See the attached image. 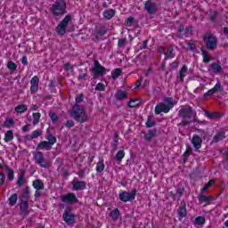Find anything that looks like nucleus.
Here are the masks:
<instances>
[{"label": "nucleus", "mask_w": 228, "mask_h": 228, "mask_svg": "<svg viewBox=\"0 0 228 228\" xmlns=\"http://www.w3.org/2000/svg\"><path fill=\"white\" fill-rule=\"evenodd\" d=\"M118 134H114L113 143H112V151H117L118 149Z\"/></svg>", "instance_id": "obj_45"}, {"label": "nucleus", "mask_w": 228, "mask_h": 228, "mask_svg": "<svg viewBox=\"0 0 228 228\" xmlns=\"http://www.w3.org/2000/svg\"><path fill=\"white\" fill-rule=\"evenodd\" d=\"M206 43L207 49L209 51H215L216 49V45H218V39L215 36H208V37L203 38Z\"/></svg>", "instance_id": "obj_9"}, {"label": "nucleus", "mask_w": 228, "mask_h": 228, "mask_svg": "<svg viewBox=\"0 0 228 228\" xmlns=\"http://www.w3.org/2000/svg\"><path fill=\"white\" fill-rule=\"evenodd\" d=\"M4 142L6 143L12 142V140H13V130H8L5 134H4Z\"/></svg>", "instance_id": "obj_35"}, {"label": "nucleus", "mask_w": 228, "mask_h": 228, "mask_svg": "<svg viewBox=\"0 0 228 228\" xmlns=\"http://www.w3.org/2000/svg\"><path fill=\"white\" fill-rule=\"evenodd\" d=\"M208 69H211L215 74H220L222 72V66L220 62H213L208 66Z\"/></svg>", "instance_id": "obj_27"}, {"label": "nucleus", "mask_w": 228, "mask_h": 228, "mask_svg": "<svg viewBox=\"0 0 228 228\" xmlns=\"http://www.w3.org/2000/svg\"><path fill=\"white\" fill-rule=\"evenodd\" d=\"M90 72L94 70V77L95 78V76H104L106 74V68H104L99 61L94 60V69H90Z\"/></svg>", "instance_id": "obj_10"}, {"label": "nucleus", "mask_w": 228, "mask_h": 228, "mask_svg": "<svg viewBox=\"0 0 228 228\" xmlns=\"http://www.w3.org/2000/svg\"><path fill=\"white\" fill-rule=\"evenodd\" d=\"M15 111H17V113H24V111H28V105H24V104L18 105L15 108Z\"/></svg>", "instance_id": "obj_50"}, {"label": "nucleus", "mask_w": 228, "mask_h": 228, "mask_svg": "<svg viewBox=\"0 0 228 228\" xmlns=\"http://www.w3.org/2000/svg\"><path fill=\"white\" fill-rule=\"evenodd\" d=\"M191 143L194 149H196V151H199V149L202 147V138L199 135H193Z\"/></svg>", "instance_id": "obj_19"}, {"label": "nucleus", "mask_w": 228, "mask_h": 228, "mask_svg": "<svg viewBox=\"0 0 228 228\" xmlns=\"http://www.w3.org/2000/svg\"><path fill=\"white\" fill-rule=\"evenodd\" d=\"M196 225H204L206 224V217L204 216H197L195 218Z\"/></svg>", "instance_id": "obj_51"}, {"label": "nucleus", "mask_w": 228, "mask_h": 228, "mask_svg": "<svg viewBox=\"0 0 228 228\" xmlns=\"http://www.w3.org/2000/svg\"><path fill=\"white\" fill-rule=\"evenodd\" d=\"M72 20V15L70 14H67L64 19L60 21V24H61L62 26L68 28L69 23Z\"/></svg>", "instance_id": "obj_38"}, {"label": "nucleus", "mask_w": 228, "mask_h": 228, "mask_svg": "<svg viewBox=\"0 0 228 228\" xmlns=\"http://www.w3.org/2000/svg\"><path fill=\"white\" fill-rule=\"evenodd\" d=\"M224 138H225V132L221 131L214 136L212 142H213V143H218V142H221V140H224Z\"/></svg>", "instance_id": "obj_30"}, {"label": "nucleus", "mask_w": 228, "mask_h": 228, "mask_svg": "<svg viewBox=\"0 0 228 228\" xmlns=\"http://www.w3.org/2000/svg\"><path fill=\"white\" fill-rule=\"evenodd\" d=\"M95 90L98 92H106V86L102 83H98L95 86Z\"/></svg>", "instance_id": "obj_54"}, {"label": "nucleus", "mask_w": 228, "mask_h": 228, "mask_svg": "<svg viewBox=\"0 0 228 228\" xmlns=\"http://www.w3.org/2000/svg\"><path fill=\"white\" fill-rule=\"evenodd\" d=\"M134 22H136V19H134V17H133V16H130L126 20L125 26L131 28V26H133V24H134Z\"/></svg>", "instance_id": "obj_49"}, {"label": "nucleus", "mask_w": 228, "mask_h": 228, "mask_svg": "<svg viewBox=\"0 0 228 228\" xmlns=\"http://www.w3.org/2000/svg\"><path fill=\"white\" fill-rule=\"evenodd\" d=\"M52 13L53 17H63L67 13V3L65 0H57L53 4Z\"/></svg>", "instance_id": "obj_4"}, {"label": "nucleus", "mask_w": 228, "mask_h": 228, "mask_svg": "<svg viewBox=\"0 0 228 228\" xmlns=\"http://www.w3.org/2000/svg\"><path fill=\"white\" fill-rule=\"evenodd\" d=\"M8 200L9 206H15V204H17V200H19V196L17 195V193H14L11 195Z\"/></svg>", "instance_id": "obj_41"}, {"label": "nucleus", "mask_w": 228, "mask_h": 228, "mask_svg": "<svg viewBox=\"0 0 228 228\" xmlns=\"http://www.w3.org/2000/svg\"><path fill=\"white\" fill-rule=\"evenodd\" d=\"M144 10H146V12L150 13V15L154 14L157 10L156 3L151 0L146 1L144 4Z\"/></svg>", "instance_id": "obj_11"}, {"label": "nucleus", "mask_w": 228, "mask_h": 228, "mask_svg": "<svg viewBox=\"0 0 228 228\" xmlns=\"http://www.w3.org/2000/svg\"><path fill=\"white\" fill-rule=\"evenodd\" d=\"M15 126V120H13V118H6L4 123V127H7V129H10V127H13Z\"/></svg>", "instance_id": "obj_36"}, {"label": "nucleus", "mask_w": 228, "mask_h": 228, "mask_svg": "<svg viewBox=\"0 0 228 228\" xmlns=\"http://www.w3.org/2000/svg\"><path fill=\"white\" fill-rule=\"evenodd\" d=\"M66 127H68L69 129H70V127H74V121L72 120H68L65 124Z\"/></svg>", "instance_id": "obj_64"}, {"label": "nucleus", "mask_w": 228, "mask_h": 228, "mask_svg": "<svg viewBox=\"0 0 228 228\" xmlns=\"http://www.w3.org/2000/svg\"><path fill=\"white\" fill-rule=\"evenodd\" d=\"M174 108V99L172 97H167L164 99V102H160L155 107V114L168 113Z\"/></svg>", "instance_id": "obj_3"}, {"label": "nucleus", "mask_w": 228, "mask_h": 228, "mask_svg": "<svg viewBox=\"0 0 228 228\" xmlns=\"http://www.w3.org/2000/svg\"><path fill=\"white\" fill-rule=\"evenodd\" d=\"M4 181H6V175L0 173V185L4 184Z\"/></svg>", "instance_id": "obj_62"}, {"label": "nucleus", "mask_w": 228, "mask_h": 228, "mask_svg": "<svg viewBox=\"0 0 228 228\" xmlns=\"http://www.w3.org/2000/svg\"><path fill=\"white\" fill-rule=\"evenodd\" d=\"M187 45L191 51H195V49H197V45L191 42H188Z\"/></svg>", "instance_id": "obj_63"}, {"label": "nucleus", "mask_w": 228, "mask_h": 228, "mask_svg": "<svg viewBox=\"0 0 228 228\" xmlns=\"http://www.w3.org/2000/svg\"><path fill=\"white\" fill-rule=\"evenodd\" d=\"M20 211L21 214L29 215V202L26 200H20Z\"/></svg>", "instance_id": "obj_12"}, {"label": "nucleus", "mask_w": 228, "mask_h": 228, "mask_svg": "<svg viewBox=\"0 0 228 228\" xmlns=\"http://www.w3.org/2000/svg\"><path fill=\"white\" fill-rule=\"evenodd\" d=\"M213 94H216L218 92H224V87L220 82H217L216 86L211 89Z\"/></svg>", "instance_id": "obj_47"}, {"label": "nucleus", "mask_w": 228, "mask_h": 228, "mask_svg": "<svg viewBox=\"0 0 228 228\" xmlns=\"http://www.w3.org/2000/svg\"><path fill=\"white\" fill-rule=\"evenodd\" d=\"M205 115L208 117V118L212 120H216L217 118H222L223 117V114L220 112H209L208 110H205Z\"/></svg>", "instance_id": "obj_24"}, {"label": "nucleus", "mask_w": 228, "mask_h": 228, "mask_svg": "<svg viewBox=\"0 0 228 228\" xmlns=\"http://www.w3.org/2000/svg\"><path fill=\"white\" fill-rule=\"evenodd\" d=\"M121 202H133L136 199V189H133L131 192L123 191L118 195Z\"/></svg>", "instance_id": "obj_8"}, {"label": "nucleus", "mask_w": 228, "mask_h": 228, "mask_svg": "<svg viewBox=\"0 0 228 228\" xmlns=\"http://www.w3.org/2000/svg\"><path fill=\"white\" fill-rule=\"evenodd\" d=\"M32 186L35 190H45V185L41 179H36L32 182Z\"/></svg>", "instance_id": "obj_26"}, {"label": "nucleus", "mask_w": 228, "mask_h": 228, "mask_svg": "<svg viewBox=\"0 0 228 228\" xmlns=\"http://www.w3.org/2000/svg\"><path fill=\"white\" fill-rule=\"evenodd\" d=\"M158 136V129L154 128L152 130H149L148 133H144L143 138L145 142H152L153 138Z\"/></svg>", "instance_id": "obj_14"}, {"label": "nucleus", "mask_w": 228, "mask_h": 228, "mask_svg": "<svg viewBox=\"0 0 228 228\" xmlns=\"http://www.w3.org/2000/svg\"><path fill=\"white\" fill-rule=\"evenodd\" d=\"M55 31L57 35H59L60 37H63V35L67 33V27H65V25H62L61 23H59L55 28Z\"/></svg>", "instance_id": "obj_28"}, {"label": "nucleus", "mask_w": 228, "mask_h": 228, "mask_svg": "<svg viewBox=\"0 0 228 228\" xmlns=\"http://www.w3.org/2000/svg\"><path fill=\"white\" fill-rule=\"evenodd\" d=\"M190 154H191V150L187 149L186 151L183 153V161L185 163V161L188 159Z\"/></svg>", "instance_id": "obj_57"}, {"label": "nucleus", "mask_w": 228, "mask_h": 228, "mask_svg": "<svg viewBox=\"0 0 228 228\" xmlns=\"http://www.w3.org/2000/svg\"><path fill=\"white\" fill-rule=\"evenodd\" d=\"M43 149L49 151L50 149H53V146L50 144L49 142L42 141L37 144L36 151H42Z\"/></svg>", "instance_id": "obj_21"}, {"label": "nucleus", "mask_w": 228, "mask_h": 228, "mask_svg": "<svg viewBox=\"0 0 228 228\" xmlns=\"http://www.w3.org/2000/svg\"><path fill=\"white\" fill-rule=\"evenodd\" d=\"M216 17H218V12L214 11L210 13V20H212V22H215V20H216Z\"/></svg>", "instance_id": "obj_56"}, {"label": "nucleus", "mask_w": 228, "mask_h": 228, "mask_svg": "<svg viewBox=\"0 0 228 228\" xmlns=\"http://www.w3.org/2000/svg\"><path fill=\"white\" fill-rule=\"evenodd\" d=\"M178 117L183 120H191L197 122V112L190 105L182 106L178 111Z\"/></svg>", "instance_id": "obj_2"}, {"label": "nucleus", "mask_w": 228, "mask_h": 228, "mask_svg": "<svg viewBox=\"0 0 228 228\" xmlns=\"http://www.w3.org/2000/svg\"><path fill=\"white\" fill-rule=\"evenodd\" d=\"M71 117L79 124H85L88 120V116L82 105L75 104L71 109Z\"/></svg>", "instance_id": "obj_1"}, {"label": "nucleus", "mask_w": 228, "mask_h": 228, "mask_svg": "<svg viewBox=\"0 0 228 228\" xmlns=\"http://www.w3.org/2000/svg\"><path fill=\"white\" fill-rule=\"evenodd\" d=\"M72 190L75 191H79L83 190H86V182L85 181H77L73 183Z\"/></svg>", "instance_id": "obj_18"}, {"label": "nucleus", "mask_w": 228, "mask_h": 228, "mask_svg": "<svg viewBox=\"0 0 228 228\" xmlns=\"http://www.w3.org/2000/svg\"><path fill=\"white\" fill-rule=\"evenodd\" d=\"M49 117L53 124H56L58 122V115L55 112H50Z\"/></svg>", "instance_id": "obj_53"}, {"label": "nucleus", "mask_w": 228, "mask_h": 228, "mask_svg": "<svg viewBox=\"0 0 228 228\" xmlns=\"http://www.w3.org/2000/svg\"><path fill=\"white\" fill-rule=\"evenodd\" d=\"M156 126V120L154 119V116H149L146 121V127L151 128Z\"/></svg>", "instance_id": "obj_37"}, {"label": "nucleus", "mask_w": 228, "mask_h": 228, "mask_svg": "<svg viewBox=\"0 0 228 228\" xmlns=\"http://www.w3.org/2000/svg\"><path fill=\"white\" fill-rule=\"evenodd\" d=\"M104 159L102 158L100 159L99 162L96 164V172L98 174H101L102 172H104Z\"/></svg>", "instance_id": "obj_31"}, {"label": "nucleus", "mask_w": 228, "mask_h": 228, "mask_svg": "<svg viewBox=\"0 0 228 228\" xmlns=\"http://www.w3.org/2000/svg\"><path fill=\"white\" fill-rule=\"evenodd\" d=\"M7 69H10L11 74H13V72H15V70H17V64L15 62H13L12 61H9L7 62Z\"/></svg>", "instance_id": "obj_43"}, {"label": "nucleus", "mask_w": 228, "mask_h": 228, "mask_svg": "<svg viewBox=\"0 0 228 228\" xmlns=\"http://www.w3.org/2000/svg\"><path fill=\"white\" fill-rule=\"evenodd\" d=\"M33 117V126H37L38 122H40V117H42V114L40 112H34L32 114Z\"/></svg>", "instance_id": "obj_46"}, {"label": "nucleus", "mask_w": 228, "mask_h": 228, "mask_svg": "<svg viewBox=\"0 0 228 228\" xmlns=\"http://www.w3.org/2000/svg\"><path fill=\"white\" fill-rule=\"evenodd\" d=\"M42 135V130H35L31 134H27L24 138L25 142H31V140H35V138H38Z\"/></svg>", "instance_id": "obj_20"}, {"label": "nucleus", "mask_w": 228, "mask_h": 228, "mask_svg": "<svg viewBox=\"0 0 228 228\" xmlns=\"http://www.w3.org/2000/svg\"><path fill=\"white\" fill-rule=\"evenodd\" d=\"M190 31H191V28L190 27L184 28V26L181 25L178 28V38H183V37H188L190 35Z\"/></svg>", "instance_id": "obj_16"}, {"label": "nucleus", "mask_w": 228, "mask_h": 228, "mask_svg": "<svg viewBox=\"0 0 228 228\" xmlns=\"http://www.w3.org/2000/svg\"><path fill=\"white\" fill-rule=\"evenodd\" d=\"M60 199L61 202L68 204V206H74V204H77V202H79V200H77V197H76L74 192H69L67 194L61 195Z\"/></svg>", "instance_id": "obj_7"}, {"label": "nucleus", "mask_w": 228, "mask_h": 228, "mask_svg": "<svg viewBox=\"0 0 228 228\" xmlns=\"http://www.w3.org/2000/svg\"><path fill=\"white\" fill-rule=\"evenodd\" d=\"M30 191H29V186H26L23 189V194L21 195V199L20 200H29V195H30Z\"/></svg>", "instance_id": "obj_32"}, {"label": "nucleus", "mask_w": 228, "mask_h": 228, "mask_svg": "<svg viewBox=\"0 0 228 228\" xmlns=\"http://www.w3.org/2000/svg\"><path fill=\"white\" fill-rule=\"evenodd\" d=\"M183 195H184V187L177 188L176 192L173 195L174 200H181Z\"/></svg>", "instance_id": "obj_29"}, {"label": "nucleus", "mask_w": 228, "mask_h": 228, "mask_svg": "<svg viewBox=\"0 0 228 228\" xmlns=\"http://www.w3.org/2000/svg\"><path fill=\"white\" fill-rule=\"evenodd\" d=\"M124 156H126V151H124V150H119L116 154V159L118 161H122V159H124Z\"/></svg>", "instance_id": "obj_52"}, {"label": "nucleus", "mask_w": 228, "mask_h": 228, "mask_svg": "<svg viewBox=\"0 0 228 228\" xmlns=\"http://www.w3.org/2000/svg\"><path fill=\"white\" fill-rule=\"evenodd\" d=\"M112 79L117 81L119 76H122V69L117 68L111 72Z\"/></svg>", "instance_id": "obj_33"}, {"label": "nucleus", "mask_w": 228, "mask_h": 228, "mask_svg": "<svg viewBox=\"0 0 228 228\" xmlns=\"http://www.w3.org/2000/svg\"><path fill=\"white\" fill-rule=\"evenodd\" d=\"M105 33H108V29L106 27L102 26L100 29L96 31L95 38H99V37H104Z\"/></svg>", "instance_id": "obj_44"}, {"label": "nucleus", "mask_w": 228, "mask_h": 228, "mask_svg": "<svg viewBox=\"0 0 228 228\" xmlns=\"http://www.w3.org/2000/svg\"><path fill=\"white\" fill-rule=\"evenodd\" d=\"M110 216L112 218V220H118V216H120V210H118V208H115L114 210L110 211Z\"/></svg>", "instance_id": "obj_40"}, {"label": "nucleus", "mask_w": 228, "mask_h": 228, "mask_svg": "<svg viewBox=\"0 0 228 228\" xmlns=\"http://www.w3.org/2000/svg\"><path fill=\"white\" fill-rule=\"evenodd\" d=\"M83 101H85V94H78V95L76 97V99H75L76 104H79V102H83Z\"/></svg>", "instance_id": "obj_55"}, {"label": "nucleus", "mask_w": 228, "mask_h": 228, "mask_svg": "<svg viewBox=\"0 0 228 228\" xmlns=\"http://www.w3.org/2000/svg\"><path fill=\"white\" fill-rule=\"evenodd\" d=\"M32 154L34 156V160L37 163V165H39L41 168H49V161L45 159V158L44 157V153L42 151H33Z\"/></svg>", "instance_id": "obj_5"}, {"label": "nucleus", "mask_w": 228, "mask_h": 228, "mask_svg": "<svg viewBox=\"0 0 228 228\" xmlns=\"http://www.w3.org/2000/svg\"><path fill=\"white\" fill-rule=\"evenodd\" d=\"M115 97H116L117 101H124V100L127 99V91L119 89L115 94Z\"/></svg>", "instance_id": "obj_25"}, {"label": "nucleus", "mask_w": 228, "mask_h": 228, "mask_svg": "<svg viewBox=\"0 0 228 228\" xmlns=\"http://www.w3.org/2000/svg\"><path fill=\"white\" fill-rule=\"evenodd\" d=\"M166 58H175V54H174V47L168 46L167 51L164 53Z\"/></svg>", "instance_id": "obj_42"}, {"label": "nucleus", "mask_w": 228, "mask_h": 228, "mask_svg": "<svg viewBox=\"0 0 228 228\" xmlns=\"http://www.w3.org/2000/svg\"><path fill=\"white\" fill-rule=\"evenodd\" d=\"M62 220L65 221L67 225H72L76 224V215L72 213V208L67 207L63 215H62Z\"/></svg>", "instance_id": "obj_6"}, {"label": "nucleus", "mask_w": 228, "mask_h": 228, "mask_svg": "<svg viewBox=\"0 0 228 228\" xmlns=\"http://www.w3.org/2000/svg\"><path fill=\"white\" fill-rule=\"evenodd\" d=\"M201 54L203 56V63H209L211 60H215L214 57H208V52L204 50V47L201 48Z\"/></svg>", "instance_id": "obj_34"}, {"label": "nucleus", "mask_w": 228, "mask_h": 228, "mask_svg": "<svg viewBox=\"0 0 228 228\" xmlns=\"http://www.w3.org/2000/svg\"><path fill=\"white\" fill-rule=\"evenodd\" d=\"M38 83H40V78L37 76H34L30 80V92L34 94L38 92Z\"/></svg>", "instance_id": "obj_13"}, {"label": "nucleus", "mask_w": 228, "mask_h": 228, "mask_svg": "<svg viewBox=\"0 0 228 228\" xmlns=\"http://www.w3.org/2000/svg\"><path fill=\"white\" fill-rule=\"evenodd\" d=\"M126 38H120L118 39V47H124L126 45Z\"/></svg>", "instance_id": "obj_61"}, {"label": "nucleus", "mask_w": 228, "mask_h": 228, "mask_svg": "<svg viewBox=\"0 0 228 228\" xmlns=\"http://www.w3.org/2000/svg\"><path fill=\"white\" fill-rule=\"evenodd\" d=\"M26 170L25 169H20L19 176H18V181L16 183L17 186L20 188L23 186V184H26Z\"/></svg>", "instance_id": "obj_15"}, {"label": "nucleus", "mask_w": 228, "mask_h": 228, "mask_svg": "<svg viewBox=\"0 0 228 228\" xmlns=\"http://www.w3.org/2000/svg\"><path fill=\"white\" fill-rule=\"evenodd\" d=\"M46 140H48V143H50L52 146L54 145V143L57 142L56 137L53 135V134H47Z\"/></svg>", "instance_id": "obj_48"}, {"label": "nucleus", "mask_w": 228, "mask_h": 228, "mask_svg": "<svg viewBox=\"0 0 228 228\" xmlns=\"http://www.w3.org/2000/svg\"><path fill=\"white\" fill-rule=\"evenodd\" d=\"M134 102H136V100H134V99L130 100L128 102V107L129 108H136V106H138V104L134 103Z\"/></svg>", "instance_id": "obj_59"}, {"label": "nucleus", "mask_w": 228, "mask_h": 228, "mask_svg": "<svg viewBox=\"0 0 228 228\" xmlns=\"http://www.w3.org/2000/svg\"><path fill=\"white\" fill-rule=\"evenodd\" d=\"M116 13H117V11H115L114 9L105 10L103 12V17L104 19H106V20H111V19L115 17Z\"/></svg>", "instance_id": "obj_23"}, {"label": "nucleus", "mask_w": 228, "mask_h": 228, "mask_svg": "<svg viewBox=\"0 0 228 228\" xmlns=\"http://www.w3.org/2000/svg\"><path fill=\"white\" fill-rule=\"evenodd\" d=\"M42 190H36L34 197H35V200H38V199H40V197H42Z\"/></svg>", "instance_id": "obj_58"}, {"label": "nucleus", "mask_w": 228, "mask_h": 228, "mask_svg": "<svg viewBox=\"0 0 228 228\" xmlns=\"http://www.w3.org/2000/svg\"><path fill=\"white\" fill-rule=\"evenodd\" d=\"M2 170H5L7 172V179L9 181H13L14 175H13V169L10 168V167L6 164L1 166Z\"/></svg>", "instance_id": "obj_22"}, {"label": "nucleus", "mask_w": 228, "mask_h": 228, "mask_svg": "<svg viewBox=\"0 0 228 228\" xmlns=\"http://www.w3.org/2000/svg\"><path fill=\"white\" fill-rule=\"evenodd\" d=\"M178 216L180 218H184L188 215V211L186 210V201L182 200L180 203V208L177 211Z\"/></svg>", "instance_id": "obj_17"}, {"label": "nucleus", "mask_w": 228, "mask_h": 228, "mask_svg": "<svg viewBox=\"0 0 228 228\" xmlns=\"http://www.w3.org/2000/svg\"><path fill=\"white\" fill-rule=\"evenodd\" d=\"M199 200H200V202H206L208 204V203L211 202V200H213V197L206 196L204 194H200Z\"/></svg>", "instance_id": "obj_39"}, {"label": "nucleus", "mask_w": 228, "mask_h": 228, "mask_svg": "<svg viewBox=\"0 0 228 228\" xmlns=\"http://www.w3.org/2000/svg\"><path fill=\"white\" fill-rule=\"evenodd\" d=\"M73 67L72 64H70V62H66L64 64V70H66V72H69V70H72Z\"/></svg>", "instance_id": "obj_60"}]
</instances>
